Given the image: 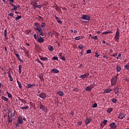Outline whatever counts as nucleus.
<instances>
[{
  "mask_svg": "<svg viewBox=\"0 0 129 129\" xmlns=\"http://www.w3.org/2000/svg\"><path fill=\"white\" fill-rule=\"evenodd\" d=\"M34 25L36 27L34 28V30H35V31H37L38 33H40V37H41V36L43 37L44 36V32L42 31V28H41V26H40V24L36 22L34 23Z\"/></svg>",
  "mask_w": 129,
  "mask_h": 129,
  "instance_id": "f257e3e1",
  "label": "nucleus"
},
{
  "mask_svg": "<svg viewBox=\"0 0 129 129\" xmlns=\"http://www.w3.org/2000/svg\"><path fill=\"white\" fill-rule=\"evenodd\" d=\"M110 82L111 86H114L115 84H116V82H117V77H113L111 79Z\"/></svg>",
  "mask_w": 129,
  "mask_h": 129,
  "instance_id": "f03ea898",
  "label": "nucleus"
},
{
  "mask_svg": "<svg viewBox=\"0 0 129 129\" xmlns=\"http://www.w3.org/2000/svg\"><path fill=\"white\" fill-rule=\"evenodd\" d=\"M114 40L116 41L117 42H118L119 40V31L118 30H117L116 32Z\"/></svg>",
  "mask_w": 129,
  "mask_h": 129,
  "instance_id": "7ed1b4c3",
  "label": "nucleus"
},
{
  "mask_svg": "<svg viewBox=\"0 0 129 129\" xmlns=\"http://www.w3.org/2000/svg\"><path fill=\"white\" fill-rule=\"evenodd\" d=\"M81 19L85 21H90V16L87 15H83Z\"/></svg>",
  "mask_w": 129,
  "mask_h": 129,
  "instance_id": "20e7f679",
  "label": "nucleus"
},
{
  "mask_svg": "<svg viewBox=\"0 0 129 129\" xmlns=\"http://www.w3.org/2000/svg\"><path fill=\"white\" fill-rule=\"evenodd\" d=\"M40 109H42V111H44V112L47 113L48 111V109H47V107L46 106H44L43 105H41L39 106Z\"/></svg>",
  "mask_w": 129,
  "mask_h": 129,
  "instance_id": "39448f33",
  "label": "nucleus"
},
{
  "mask_svg": "<svg viewBox=\"0 0 129 129\" xmlns=\"http://www.w3.org/2000/svg\"><path fill=\"white\" fill-rule=\"evenodd\" d=\"M109 126L112 129H116L117 127V126L116 125V124H115V122H114L111 123L109 125Z\"/></svg>",
  "mask_w": 129,
  "mask_h": 129,
  "instance_id": "423d86ee",
  "label": "nucleus"
},
{
  "mask_svg": "<svg viewBox=\"0 0 129 129\" xmlns=\"http://www.w3.org/2000/svg\"><path fill=\"white\" fill-rule=\"evenodd\" d=\"M40 98L42 99H45L47 97V95L45 93H41V94L37 95Z\"/></svg>",
  "mask_w": 129,
  "mask_h": 129,
  "instance_id": "0eeeda50",
  "label": "nucleus"
},
{
  "mask_svg": "<svg viewBox=\"0 0 129 129\" xmlns=\"http://www.w3.org/2000/svg\"><path fill=\"white\" fill-rule=\"evenodd\" d=\"M18 122L19 124H22V123L24 122V121H23V117H22V116H19L18 117Z\"/></svg>",
  "mask_w": 129,
  "mask_h": 129,
  "instance_id": "6e6552de",
  "label": "nucleus"
},
{
  "mask_svg": "<svg viewBox=\"0 0 129 129\" xmlns=\"http://www.w3.org/2000/svg\"><path fill=\"white\" fill-rule=\"evenodd\" d=\"M37 42L40 44L44 42V38L40 36L39 38H37Z\"/></svg>",
  "mask_w": 129,
  "mask_h": 129,
  "instance_id": "1a4fd4ad",
  "label": "nucleus"
},
{
  "mask_svg": "<svg viewBox=\"0 0 129 129\" xmlns=\"http://www.w3.org/2000/svg\"><path fill=\"white\" fill-rule=\"evenodd\" d=\"M51 73L58 74V73H59V71L58 69H52L51 71Z\"/></svg>",
  "mask_w": 129,
  "mask_h": 129,
  "instance_id": "9d476101",
  "label": "nucleus"
},
{
  "mask_svg": "<svg viewBox=\"0 0 129 129\" xmlns=\"http://www.w3.org/2000/svg\"><path fill=\"white\" fill-rule=\"evenodd\" d=\"M118 91H119V88L118 87V86H117L114 89V92L115 94H117V93H118Z\"/></svg>",
  "mask_w": 129,
  "mask_h": 129,
  "instance_id": "9b49d317",
  "label": "nucleus"
},
{
  "mask_svg": "<svg viewBox=\"0 0 129 129\" xmlns=\"http://www.w3.org/2000/svg\"><path fill=\"white\" fill-rule=\"evenodd\" d=\"M125 116L124 115V114H122V113H120L119 114L118 118H119L120 119H123V118H124Z\"/></svg>",
  "mask_w": 129,
  "mask_h": 129,
  "instance_id": "f8f14e48",
  "label": "nucleus"
},
{
  "mask_svg": "<svg viewBox=\"0 0 129 129\" xmlns=\"http://www.w3.org/2000/svg\"><path fill=\"white\" fill-rule=\"evenodd\" d=\"M112 91V89H105L104 91L103 92V93H110Z\"/></svg>",
  "mask_w": 129,
  "mask_h": 129,
  "instance_id": "ddd939ff",
  "label": "nucleus"
},
{
  "mask_svg": "<svg viewBox=\"0 0 129 129\" xmlns=\"http://www.w3.org/2000/svg\"><path fill=\"white\" fill-rule=\"evenodd\" d=\"M39 58L40 60H42V61H48V58L47 57H42L41 55H39Z\"/></svg>",
  "mask_w": 129,
  "mask_h": 129,
  "instance_id": "4468645a",
  "label": "nucleus"
},
{
  "mask_svg": "<svg viewBox=\"0 0 129 129\" xmlns=\"http://www.w3.org/2000/svg\"><path fill=\"white\" fill-rule=\"evenodd\" d=\"M8 119L9 123H10L12 122V121H13V117L10 116V115H8Z\"/></svg>",
  "mask_w": 129,
  "mask_h": 129,
  "instance_id": "2eb2a0df",
  "label": "nucleus"
},
{
  "mask_svg": "<svg viewBox=\"0 0 129 129\" xmlns=\"http://www.w3.org/2000/svg\"><path fill=\"white\" fill-rule=\"evenodd\" d=\"M49 34L50 35L51 37H53L55 34H57V32H55L54 30H52Z\"/></svg>",
  "mask_w": 129,
  "mask_h": 129,
  "instance_id": "dca6fc26",
  "label": "nucleus"
},
{
  "mask_svg": "<svg viewBox=\"0 0 129 129\" xmlns=\"http://www.w3.org/2000/svg\"><path fill=\"white\" fill-rule=\"evenodd\" d=\"M1 99L4 100V101H6L7 102H8V101H9V98H8L6 97H5L4 96H2Z\"/></svg>",
  "mask_w": 129,
  "mask_h": 129,
  "instance_id": "f3484780",
  "label": "nucleus"
},
{
  "mask_svg": "<svg viewBox=\"0 0 129 129\" xmlns=\"http://www.w3.org/2000/svg\"><path fill=\"white\" fill-rule=\"evenodd\" d=\"M35 86H36V85H35V84H28L27 85V88H31L32 87H35Z\"/></svg>",
  "mask_w": 129,
  "mask_h": 129,
  "instance_id": "a211bd4d",
  "label": "nucleus"
},
{
  "mask_svg": "<svg viewBox=\"0 0 129 129\" xmlns=\"http://www.w3.org/2000/svg\"><path fill=\"white\" fill-rule=\"evenodd\" d=\"M48 49L50 52H53L54 48H53V46L51 45L48 46Z\"/></svg>",
  "mask_w": 129,
  "mask_h": 129,
  "instance_id": "6ab92c4d",
  "label": "nucleus"
},
{
  "mask_svg": "<svg viewBox=\"0 0 129 129\" xmlns=\"http://www.w3.org/2000/svg\"><path fill=\"white\" fill-rule=\"evenodd\" d=\"M54 17L55 18V20H56V21H57V23H58V24H62V21H61V20H60L59 18H58L56 16H55Z\"/></svg>",
  "mask_w": 129,
  "mask_h": 129,
  "instance_id": "aec40b11",
  "label": "nucleus"
},
{
  "mask_svg": "<svg viewBox=\"0 0 129 129\" xmlns=\"http://www.w3.org/2000/svg\"><path fill=\"white\" fill-rule=\"evenodd\" d=\"M91 122V119L87 118V119L85 120V123L86 124H89V123H90Z\"/></svg>",
  "mask_w": 129,
  "mask_h": 129,
  "instance_id": "412c9836",
  "label": "nucleus"
},
{
  "mask_svg": "<svg viewBox=\"0 0 129 129\" xmlns=\"http://www.w3.org/2000/svg\"><path fill=\"white\" fill-rule=\"evenodd\" d=\"M117 72H120V70H121V67L120 66L117 65L116 67Z\"/></svg>",
  "mask_w": 129,
  "mask_h": 129,
  "instance_id": "4be33fe9",
  "label": "nucleus"
},
{
  "mask_svg": "<svg viewBox=\"0 0 129 129\" xmlns=\"http://www.w3.org/2000/svg\"><path fill=\"white\" fill-rule=\"evenodd\" d=\"M92 90V87H91L90 86H87L85 88L86 91H91Z\"/></svg>",
  "mask_w": 129,
  "mask_h": 129,
  "instance_id": "5701e85b",
  "label": "nucleus"
},
{
  "mask_svg": "<svg viewBox=\"0 0 129 129\" xmlns=\"http://www.w3.org/2000/svg\"><path fill=\"white\" fill-rule=\"evenodd\" d=\"M8 77L10 78V80L11 81H13L14 80L13 79V77H12V75H11V72L8 73Z\"/></svg>",
  "mask_w": 129,
  "mask_h": 129,
  "instance_id": "b1692460",
  "label": "nucleus"
},
{
  "mask_svg": "<svg viewBox=\"0 0 129 129\" xmlns=\"http://www.w3.org/2000/svg\"><path fill=\"white\" fill-rule=\"evenodd\" d=\"M83 36H77L75 37V40H76V41H79V40H81V39H83Z\"/></svg>",
  "mask_w": 129,
  "mask_h": 129,
  "instance_id": "393cba45",
  "label": "nucleus"
},
{
  "mask_svg": "<svg viewBox=\"0 0 129 129\" xmlns=\"http://www.w3.org/2000/svg\"><path fill=\"white\" fill-rule=\"evenodd\" d=\"M58 95H59V96H63L64 95V92L59 91L57 92Z\"/></svg>",
  "mask_w": 129,
  "mask_h": 129,
  "instance_id": "a878e982",
  "label": "nucleus"
},
{
  "mask_svg": "<svg viewBox=\"0 0 129 129\" xmlns=\"http://www.w3.org/2000/svg\"><path fill=\"white\" fill-rule=\"evenodd\" d=\"M23 66L22 65H19V73L21 74L22 73V68Z\"/></svg>",
  "mask_w": 129,
  "mask_h": 129,
  "instance_id": "bb28decb",
  "label": "nucleus"
},
{
  "mask_svg": "<svg viewBox=\"0 0 129 129\" xmlns=\"http://www.w3.org/2000/svg\"><path fill=\"white\" fill-rule=\"evenodd\" d=\"M39 78H40V80H43V79H44V75L43 74L39 75Z\"/></svg>",
  "mask_w": 129,
  "mask_h": 129,
  "instance_id": "cd10ccee",
  "label": "nucleus"
},
{
  "mask_svg": "<svg viewBox=\"0 0 129 129\" xmlns=\"http://www.w3.org/2000/svg\"><path fill=\"white\" fill-rule=\"evenodd\" d=\"M37 6H38V3H37L36 2H34L33 8H34V10H35V9H36V8H37Z\"/></svg>",
  "mask_w": 129,
  "mask_h": 129,
  "instance_id": "c85d7f7f",
  "label": "nucleus"
},
{
  "mask_svg": "<svg viewBox=\"0 0 129 129\" xmlns=\"http://www.w3.org/2000/svg\"><path fill=\"white\" fill-rule=\"evenodd\" d=\"M17 84L18 85L19 88H22V83H21L19 80H17Z\"/></svg>",
  "mask_w": 129,
  "mask_h": 129,
  "instance_id": "c756f323",
  "label": "nucleus"
},
{
  "mask_svg": "<svg viewBox=\"0 0 129 129\" xmlns=\"http://www.w3.org/2000/svg\"><path fill=\"white\" fill-rule=\"evenodd\" d=\"M80 78H82V79H84L85 78H86V76L85 75V74L84 75H81L80 77Z\"/></svg>",
  "mask_w": 129,
  "mask_h": 129,
  "instance_id": "7c9ffc66",
  "label": "nucleus"
},
{
  "mask_svg": "<svg viewBox=\"0 0 129 129\" xmlns=\"http://www.w3.org/2000/svg\"><path fill=\"white\" fill-rule=\"evenodd\" d=\"M111 111H112V108H108V109L107 110V112H108V113H110Z\"/></svg>",
  "mask_w": 129,
  "mask_h": 129,
  "instance_id": "2f4dec72",
  "label": "nucleus"
},
{
  "mask_svg": "<svg viewBox=\"0 0 129 129\" xmlns=\"http://www.w3.org/2000/svg\"><path fill=\"white\" fill-rule=\"evenodd\" d=\"M22 19V16H19L15 18L16 21H19V20Z\"/></svg>",
  "mask_w": 129,
  "mask_h": 129,
  "instance_id": "473e14b6",
  "label": "nucleus"
},
{
  "mask_svg": "<svg viewBox=\"0 0 129 129\" xmlns=\"http://www.w3.org/2000/svg\"><path fill=\"white\" fill-rule=\"evenodd\" d=\"M55 10L56 12H60V11H61V9H60V8H59V7H58L57 6H56Z\"/></svg>",
  "mask_w": 129,
  "mask_h": 129,
  "instance_id": "72a5a7b5",
  "label": "nucleus"
},
{
  "mask_svg": "<svg viewBox=\"0 0 129 129\" xmlns=\"http://www.w3.org/2000/svg\"><path fill=\"white\" fill-rule=\"evenodd\" d=\"M21 109H29V106H26L25 107H21Z\"/></svg>",
  "mask_w": 129,
  "mask_h": 129,
  "instance_id": "f704fd0d",
  "label": "nucleus"
},
{
  "mask_svg": "<svg viewBox=\"0 0 129 129\" xmlns=\"http://www.w3.org/2000/svg\"><path fill=\"white\" fill-rule=\"evenodd\" d=\"M110 33H112L111 31H107L103 32V35H107V34H110Z\"/></svg>",
  "mask_w": 129,
  "mask_h": 129,
  "instance_id": "c9c22d12",
  "label": "nucleus"
},
{
  "mask_svg": "<svg viewBox=\"0 0 129 129\" xmlns=\"http://www.w3.org/2000/svg\"><path fill=\"white\" fill-rule=\"evenodd\" d=\"M117 101V100L116 99L113 98L112 99V102L113 103H116V102Z\"/></svg>",
  "mask_w": 129,
  "mask_h": 129,
  "instance_id": "e433bc0d",
  "label": "nucleus"
},
{
  "mask_svg": "<svg viewBox=\"0 0 129 129\" xmlns=\"http://www.w3.org/2000/svg\"><path fill=\"white\" fill-rule=\"evenodd\" d=\"M124 67L125 69H126V70H129V65H127V64L125 65Z\"/></svg>",
  "mask_w": 129,
  "mask_h": 129,
  "instance_id": "4c0bfd02",
  "label": "nucleus"
},
{
  "mask_svg": "<svg viewBox=\"0 0 129 129\" xmlns=\"http://www.w3.org/2000/svg\"><path fill=\"white\" fill-rule=\"evenodd\" d=\"M95 56L97 57V58H98V57H99V54H98V51H96L95 53Z\"/></svg>",
  "mask_w": 129,
  "mask_h": 129,
  "instance_id": "58836bf2",
  "label": "nucleus"
},
{
  "mask_svg": "<svg viewBox=\"0 0 129 129\" xmlns=\"http://www.w3.org/2000/svg\"><path fill=\"white\" fill-rule=\"evenodd\" d=\"M92 39H93L94 40H98V37H97V36L91 37Z\"/></svg>",
  "mask_w": 129,
  "mask_h": 129,
  "instance_id": "ea45409f",
  "label": "nucleus"
},
{
  "mask_svg": "<svg viewBox=\"0 0 129 129\" xmlns=\"http://www.w3.org/2000/svg\"><path fill=\"white\" fill-rule=\"evenodd\" d=\"M46 26V23H42L41 24V25L40 26L41 28H44V27H45Z\"/></svg>",
  "mask_w": 129,
  "mask_h": 129,
  "instance_id": "a19ab883",
  "label": "nucleus"
},
{
  "mask_svg": "<svg viewBox=\"0 0 129 129\" xmlns=\"http://www.w3.org/2000/svg\"><path fill=\"white\" fill-rule=\"evenodd\" d=\"M61 60H63V61H66V58H65V56H63L60 57V58Z\"/></svg>",
  "mask_w": 129,
  "mask_h": 129,
  "instance_id": "79ce46f5",
  "label": "nucleus"
},
{
  "mask_svg": "<svg viewBox=\"0 0 129 129\" xmlns=\"http://www.w3.org/2000/svg\"><path fill=\"white\" fill-rule=\"evenodd\" d=\"M78 47L79 48V49H83V48H84V46H83V45L82 44H81V45H79Z\"/></svg>",
  "mask_w": 129,
  "mask_h": 129,
  "instance_id": "37998d69",
  "label": "nucleus"
},
{
  "mask_svg": "<svg viewBox=\"0 0 129 129\" xmlns=\"http://www.w3.org/2000/svg\"><path fill=\"white\" fill-rule=\"evenodd\" d=\"M93 108H96L97 107V103H95L93 105Z\"/></svg>",
  "mask_w": 129,
  "mask_h": 129,
  "instance_id": "c03bdc74",
  "label": "nucleus"
},
{
  "mask_svg": "<svg viewBox=\"0 0 129 129\" xmlns=\"http://www.w3.org/2000/svg\"><path fill=\"white\" fill-rule=\"evenodd\" d=\"M8 96L9 98H13V95H12V94L10 93L8 94Z\"/></svg>",
  "mask_w": 129,
  "mask_h": 129,
  "instance_id": "a18cd8bd",
  "label": "nucleus"
},
{
  "mask_svg": "<svg viewBox=\"0 0 129 129\" xmlns=\"http://www.w3.org/2000/svg\"><path fill=\"white\" fill-rule=\"evenodd\" d=\"M37 62H38V63H39L40 64H41V65H43V62H42V61H41L40 60V59H37Z\"/></svg>",
  "mask_w": 129,
  "mask_h": 129,
  "instance_id": "49530a36",
  "label": "nucleus"
},
{
  "mask_svg": "<svg viewBox=\"0 0 129 129\" xmlns=\"http://www.w3.org/2000/svg\"><path fill=\"white\" fill-rule=\"evenodd\" d=\"M52 60H57V61H58V57L57 56H53L52 57Z\"/></svg>",
  "mask_w": 129,
  "mask_h": 129,
  "instance_id": "de8ad7c7",
  "label": "nucleus"
},
{
  "mask_svg": "<svg viewBox=\"0 0 129 129\" xmlns=\"http://www.w3.org/2000/svg\"><path fill=\"white\" fill-rule=\"evenodd\" d=\"M18 60L19 61H20V62H24V60L23 59H22V58H21V57L19 56V57L18 58H17Z\"/></svg>",
  "mask_w": 129,
  "mask_h": 129,
  "instance_id": "09e8293b",
  "label": "nucleus"
},
{
  "mask_svg": "<svg viewBox=\"0 0 129 129\" xmlns=\"http://www.w3.org/2000/svg\"><path fill=\"white\" fill-rule=\"evenodd\" d=\"M84 67V66H83V64H81L79 66V68H82V69H83V68Z\"/></svg>",
  "mask_w": 129,
  "mask_h": 129,
  "instance_id": "8fccbe9b",
  "label": "nucleus"
},
{
  "mask_svg": "<svg viewBox=\"0 0 129 129\" xmlns=\"http://www.w3.org/2000/svg\"><path fill=\"white\" fill-rule=\"evenodd\" d=\"M62 56H63V55H62V52H60V53H59V54H58V57H59V58H60L61 57H62Z\"/></svg>",
  "mask_w": 129,
  "mask_h": 129,
  "instance_id": "3c124183",
  "label": "nucleus"
},
{
  "mask_svg": "<svg viewBox=\"0 0 129 129\" xmlns=\"http://www.w3.org/2000/svg\"><path fill=\"white\" fill-rule=\"evenodd\" d=\"M14 55H15L17 57V58H18L19 57H20V54H18V53H14Z\"/></svg>",
  "mask_w": 129,
  "mask_h": 129,
  "instance_id": "603ef678",
  "label": "nucleus"
},
{
  "mask_svg": "<svg viewBox=\"0 0 129 129\" xmlns=\"http://www.w3.org/2000/svg\"><path fill=\"white\" fill-rule=\"evenodd\" d=\"M91 53V50L89 49L87 50V54H90Z\"/></svg>",
  "mask_w": 129,
  "mask_h": 129,
  "instance_id": "864d4df0",
  "label": "nucleus"
},
{
  "mask_svg": "<svg viewBox=\"0 0 129 129\" xmlns=\"http://www.w3.org/2000/svg\"><path fill=\"white\" fill-rule=\"evenodd\" d=\"M103 123H104V124H105H105H106V123H107V120L105 119V120L103 121Z\"/></svg>",
  "mask_w": 129,
  "mask_h": 129,
  "instance_id": "5fc2aeb1",
  "label": "nucleus"
},
{
  "mask_svg": "<svg viewBox=\"0 0 129 129\" xmlns=\"http://www.w3.org/2000/svg\"><path fill=\"white\" fill-rule=\"evenodd\" d=\"M42 7H43V5H37L36 8H38V9H41V8H42Z\"/></svg>",
  "mask_w": 129,
  "mask_h": 129,
  "instance_id": "6e6d98bb",
  "label": "nucleus"
},
{
  "mask_svg": "<svg viewBox=\"0 0 129 129\" xmlns=\"http://www.w3.org/2000/svg\"><path fill=\"white\" fill-rule=\"evenodd\" d=\"M104 125H105L104 123H103V122L101 123L100 126H101L102 127H104Z\"/></svg>",
  "mask_w": 129,
  "mask_h": 129,
  "instance_id": "4d7b16f0",
  "label": "nucleus"
},
{
  "mask_svg": "<svg viewBox=\"0 0 129 129\" xmlns=\"http://www.w3.org/2000/svg\"><path fill=\"white\" fill-rule=\"evenodd\" d=\"M81 124H82V121H79L78 122V125H81Z\"/></svg>",
  "mask_w": 129,
  "mask_h": 129,
  "instance_id": "13d9d810",
  "label": "nucleus"
},
{
  "mask_svg": "<svg viewBox=\"0 0 129 129\" xmlns=\"http://www.w3.org/2000/svg\"><path fill=\"white\" fill-rule=\"evenodd\" d=\"M121 56V54L119 53V54L118 55V56L116 57V59H119V57H120Z\"/></svg>",
  "mask_w": 129,
  "mask_h": 129,
  "instance_id": "bf43d9fd",
  "label": "nucleus"
},
{
  "mask_svg": "<svg viewBox=\"0 0 129 129\" xmlns=\"http://www.w3.org/2000/svg\"><path fill=\"white\" fill-rule=\"evenodd\" d=\"M18 100L19 101H21V102H23V99L21 98V97H18Z\"/></svg>",
  "mask_w": 129,
  "mask_h": 129,
  "instance_id": "052dcab7",
  "label": "nucleus"
},
{
  "mask_svg": "<svg viewBox=\"0 0 129 129\" xmlns=\"http://www.w3.org/2000/svg\"><path fill=\"white\" fill-rule=\"evenodd\" d=\"M8 16L10 17H13V16H14V13H10L8 14Z\"/></svg>",
  "mask_w": 129,
  "mask_h": 129,
  "instance_id": "680f3d73",
  "label": "nucleus"
},
{
  "mask_svg": "<svg viewBox=\"0 0 129 129\" xmlns=\"http://www.w3.org/2000/svg\"><path fill=\"white\" fill-rule=\"evenodd\" d=\"M13 7H14L13 9H14L15 11H17V10H18V8H17L16 6L14 5Z\"/></svg>",
  "mask_w": 129,
  "mask_h": 129,
  "instance_id": "e2e57ef3",
  "label": "nucleus"
},
{
  "mask_svg": "<svg viewBox=\"0 0 129 129\" xmlns=\"http://www.w3.org/2000/svg\"><path fill=\"white\" fill-rule=\"evenodd\" d=\"M86 78H87L89 76V73H87L85 74Z\"/></svg>",
  "mask_w": 129,
  "mask_h": 129,
  "instance_id": "0e129e2a",
  "label": "nucleus"
},
{
  "mask_svg": "<svg viewBox=\"0 0 129 129\" xmlns=\"http://www.w3.org/2000/svg\"><path fill=\"white\" fill-rule=\"evenodd\" d=\"M10 5L12 6V7H14V6H15L14 5V3H13V2H10L9 3Z\"/></svg>",
  "mask_w": 129,
  "mask_h": 129,
  "instance_id": "69168bd1",
  "label": "nucleus"
},
{
  "mask_svg": "<svg viewBox=\"0 0 129 129\" xmlns=\"http://www.w3.org/2000/svg\"><path fill=\"white\" fill-rule=\"evenodd\" d=\"M34 37L35 40H37V34H34Z\"/></svg>",
  "mask_w": 129,
  "mask_h": 129,
  "instance_id": "338daca9",
  "label": "nucleus"
},
{
  "mask_svg": "<svg viewBox=\"0 0 129 129\" xmlns=\"http://www.w3.org/2000/svg\"><path fill=\"white\" fill-rule=\"evenodd\" d=\"M5 52H6V53H8V49H7V46H5Z\"/></svg>",
  "mask_w": 129,
  "mask_h": 129,
  "instance_id": "774afa93",
  "label": "nucleus"
}]
</instances>
